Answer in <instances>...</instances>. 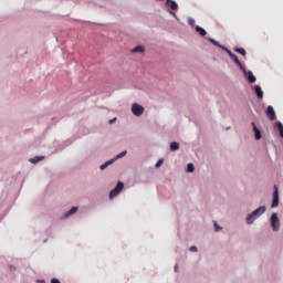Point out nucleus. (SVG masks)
Masks as SVG:
<instances>
[{"label": "nucleus", "mask_w": 283, "mask_h": 283, "mask_svg": "<svg viewBox=\"0 0 283 283\" xmlns=\"http://www.w3.org/2000/svg\"><path fill=\"white\" fill-rule=\"evenodd\" d=\"M265 211H266V207L264 206L259 207L256 210L252 211V213L247 217V223L253 224V221L256 218H260V216H262Z\"/></svg>", "instance_id": "f257e3e1"}, {"label": "nucleus", "mask_w": 283, "mask_h": 283, "mask_svg": "<svg viewBox=\"0 0 283 283\" xmlns=\"http://www.w3.org/2000/svg\"><path fill=\"white\" fill-rule=\"evenodd\" d=\"M125 188V184H123V181H118L117 182V186L115 187V189H113L111 192H109V198L111 200L113 198H116V196H119L120 195V191H123V189Z\"/></svg>", "instance_id": "f03ea898"}, {"label": "nucleus", "mask_w": 283, "mask_h": 283, "mask_svg": "<svg viewBox=\"0 0 283 283\" xmlns=\"http://www.w3.org/2000/svg\"><path fill=\"white\" fill-rule=\"evenodd\" d=\"M271 227L273 228V231H280V219L277 218V213H272Z\"/></svg>", "instance_id": "7ed1b4c3"}, {"label": "nucleus", "mask_w": 283, "mask_h": 283, "mask_svg": "<svg viewBox=\"0 0 283 283\" xmlns=\"http://www.w3.org/2000/svg\"><path fill=\"white\" fill-rule=\"evenodd\" d=\"M132 113L134 114V116H143V114L145 113V108L138 104H133Z\"/></svg>", "instance_id": "20e7f679"}, {"label": "nucleus", "mask_w": 283, "mask_h": 283, "mask_svg": "<svg viewBox=\"0 0 283 283\" xmlns=\"http://www.w3.org/2000/svg\"><path fill=\"white\" fill-rule=\"evenodd\" d=\"M280 205V192L277 190V186H274L272 208H275Z\"/></svg>", "instance_id": "39448f33"}, {"label": "nucleus", "mask_w": 283, "mask_h": 283, "mask_svg": "<svg viewBox=\"0 0 283 283\" xmlns=\"http://www.w3.org/2000/svg\"><path fill=\"white\" fill-rule=\"evenodd\" d=\"M230 59L240 67V70L244 72V74H247V69H244V65H242V62H240V60L235 54L230 53Z\"/></svg>", "instance_id": "423d86ee"}, {"label": "nucleus", "mask_w": 283, "mask_h": 283, "mask_svg": "<svg viewBox=\"0 0 283 283\" xmlns=\"http://www.w3.org/2000/svg\"><path fill=\"white\" fill-rule=\"evenodd\" d=\"M266 116L270 120H275V111L273 109V106H268Z\"/></svg>", "instance_id": "0eeeda50"}, {"label": "nucleus", "mask_w": 283, "mask_h": 283, "mask_svg": "<svg viewBox=\"0 0 283 283\" xmlns=\"http://www.w3.org/2000/svg\"><path fill=\"white\" fill-rule=\"evenodd\" d=\"M252 127H253L255 139L260 140V138H262V134L260 133V129L258 128V126H255V122L252 123Z\"/></svg>", "instance_id": "6e6552de"}, {"label": "nucleus", "mask_w": 283, "mask_h": 283, "mask_svg": "<svg viewBox=\"0 0 283 283\" xmlns=\"http://www.w3.org/2000/svg\"><path fill=\"white\" fill-rule=\"evenodd\" d=\"M166 6H168L171 10H178V3L174 0H166Z\"/></svg>", "instance_id": "1a4fd4ad"}, {"label": "nucleus", "mask_w": 283, "mask_h": 283, "mask_svg": "<svg viewBox=\"0 0 283 283\" xmlns=\"http://www.w3.org/2000/svg\"><path fill=\"white\" fill-rule=\"evenodd\" d=\"M254 92L258 98H264V93L262 92V87H260V85L254 86Z\"/></svg>", "instance_id": "9d476101"}, {"label": "nucleus", "mask_w": 283, "mask_h": 283, "mask_svg": "<svg viewBox=\"0 0 283 283\" xmlns=\"http://www.w3.org/2000/svg\"><path fill=\"white\" fill-rule=\"evenodd\" d=\"M132 52H133L134 54L143 53V52H145V46H143V45H137V46H135L134 49H132Z\"/></svg>", "instance_id": "9b49d317"}, {"label": "nucleus", "mask_w": 283, "mask_h": 283, "mask_svg": "<svg viewBox=\"0 0 283 283\" xmlns=\"http://www.w3.org/2000/svg\"><path fill=\"white\" fill-rule=\"evenodd\" d=\"M180 149V144L177 142L170 143V151H178Z\"/></svg>", "instance_id": "f8f14e48"}, {"label": "nucleus", "mask_w": 283, "mask_h": 283, "mask_svg": "<svg viewBox=\"0 0 283 283\" xmlns=\"http://www.w3.org/2000/svg\"><path fill=\"white\" fill-rule=\"evenodd\" d=\"M77 211H78V207H73L66 212L65 218H70V216H74V213H76Z\"/></svg>", "instance_id": "ddd939ff"}, {"label": "nucleus", "mask_w": 283, "mask_h": 283, "mask_svg": "<svg viewBox=\"0 0 283 283\" xmlns=\"http://www.w3.org/2000/svg\"><path fill=\"white\" fill-rule=\"evenodd\" d=\"M196 32H198L200 36H207V31L202 29V27H196Z\"/></svg>", "instance_id": "4468645a"}, {"label": "nucleus", "mask_w": 283, "mask_h": 283, "mask_svg": "<svg viewBox=\"0 0 283 283\" xmlns=\"http://www.w3.org/2000/svg\"><path fill=\"white\" fill-rule=\"evenodd\" d=\"M248 81L249 83H255L256 81L255 75H253V72L251 71L248 72Z\"/></svg>", "instance_id": "2eb2a0df"}, {"label": "nucleus", "mask_w": 283, "mask_h": 283, "mask_svg": "<svg viewBox=\"0 0 283 283\" xmlns=\"http://www.w3.org/2000/svg\"><path fill=\"white\" fill-rule=\"evenodd\" d=\"M114 163V159L108 160L106 163H104L103 165H101L99 169H107V167H109V165H112Z\"/></svg>", "instance_id": "dca6fc26"}, {"label": "nucleus", "mask_w": 283, "mask_h": 283, "mask_svg": "<svg viewBox=\"0 0 283 283\" xmlns=\"http://www.w3.org/2000/svg\"><path fill=\"white\" fill-rule=\"evenodd\" d=\"M234 52H238V54H241L242 56H247V51L244 49L235 48Z\"/></svg>", "instance_id": "f3484780"}, {"label": "nucleus", "mask_w": 283, "mask_h": 283, "mask_svg": "<svg viewBox=\"0 0 283 283\" xmlns=\"http://www.w3.org/2000/svg\"><path fill=\"white\" fill-rule=\"evenodd\" d=\"M44 157H34L30 159V163H32L33 165H36V163H41V160H43Z\"/></svg>", "instance_id": "a211bd4d"}, {"label": "nucleus", "mask_w": 283, "mask_h": 283, "mask_svg": "<svg viewBox=\"0 0 283 283\" xmlns=\"http://www.w3.org/2000/svg\"><path fill=\"white\" fill-rule=\"evenodd\" d=\"M276 127L279 128L281 138H283V125H282V123H281V122H277V123H276Z\"/></svg>", "instance_id": "6ab92c4d"}, {"label": "nucleus", "mask_w": 283, "mask_h": 283, "mask_svg": "<svg viewBox=\"0 0 283 283\" xmlns=\"http://www.w3.org/2000/svg\"><path fill=\"white\" fill-rule=\"evenodd\" d=\"M209 41H210V43H211L212 45H217V48H222L218 41H216V40H213V39H211V38L209 39Z\"/></svg>", "instance_id": "aec40b11"}, {"label": "nucleus", "mask_w": 283, "mask_h": 283, "mask_svg": "<svg viewBox=\"0 0 283 283\" xmlns=\"http://www.w3.org/2000/svg\"><path fill=\"white\" fill-rule=\"evenodd\" d=\"M193 169H195L193 164H188V165H187V171H188L189 174L193 172Z\"/></svg>", "instance_id": "412c9836"}, {"label": "nucleus", "mask_w": 283, "mask_h": 283, "mask_svg": "<svg viewBox=\"0 0 283 283\" xmlns=\"http://www.w3.org/2000/svg\"><path fill=\"white\" fill-rule=\"evenodd\" d=\"M124 156H127V150L122 151L119 155L116 156V159L123 158Z\"/></svg>", "instance_id": "4be33fe9"}, {"label": "nucleus", "mask_w": 283, "mask_h": 283, "mask_svg": "<svg viewBox=\"0 0 283 283\" xmlns=\"http://www.w3.org/2000/svg\"><path fill=\"white\" fill-rule=\"evenodd\" d=\"M221 230H222V228H220V226H218V223L214 222V231H221Z\"/></svg>", "instance_id": "5701e85b"}, {"label": "nucleus", "mask_w": 283, "mask_h": 283, "mask_svg": "<svg viewBox=\"0 0 283 283\" xmlns=\"http://www.w3.org/2000/svg\"><path fill=\"white\" fill-rule=\"evenodd\" d=\"M190 251H192L193 253H196L198 251V248L196 245H191L190 247Z\"/></svg>", "instance_id": "b1692460"}, {"label": "nucleus", "mask_w": 283, "mask_h": 283, "mask_svg": "<svg viewBox=\"0 0 283 283\" xmlns=\"http://www.w3.org/2000/svg\"><path fill=\"white\" fill-rule=\"evenodd\" d=\"M222 50H226V52L229 54V56H231V54H233L229 49L222 46Z\"/></svg>", "instance_id": "393cba45"}, {"label": "nucleus", "mask_w": 283, "mask_h": 283, "mask_svg": "<svg viewBox=\"0 0 283 283\" xmlns=\"http://www.w3.org/2000/svg\"><path fill=\"white\" fill-rule=\"evenodd\" d=\"M163 165V159H159L157 163H156V166L155 167H160Z\"/></svg>", "instance_id": "a878e982"}, {"label": "nucleus", "mask_w": 283, "mask_h": 283, "mask_svg": "<svg viewBox=\"0 0 283 283\" xmlns=\"http://www.w3.org/2000/svg\"><path fill=\"white\" fill-rule=\"evenodd\" d=\"M188 23H189V25H193V23H196V20L190 19V20L188 21Z\"/></svg>", "instance_id": "bb28decb"}, {"label": "nucleus", "mask_w": 283, "mask_h": 283, "mask_svg": "<svg viewBox=\"0 0 283 283\" xmlns=\"http://www.w3.org/2000/svg\"><path fill=\"white\" fill-rule=\"evenodd\" d=\"M51 283H61V281H59L57 279H52Z\"/></svg>", "instance_id": "cd10ccee"}, {"label": "nucleus", "mask_w": 283, "mask_h": 283, "mask_svg": "<svg viewBox=\"0 0 283 283\" xmlns=\"http://www.w3.org/2000/svg\"><path fill=\"white\" fill-rule=\"evenodd\" d=\"M108 123H109L111 125L114 124V123H116V118L109 119Z\"/></svg>", "instance_id": "c85d7f7f"}, {"label": "nucleus", "mask_w": 283, "mask_h": 283, "mask_svg": "<svg viewBox=\"0 0 283 283\" xmlns=\"http://www.w3.org/2000/svg\"><path fill=\"white\" fill-rule=\"evenodd\" d=\"M170 14H172V17H175V19H178V15H176V13L170 12Z\"/></svg>", "instance_id": "c756f323"}, {"label": "nucleus", "mask_w": 283, "mask_h": 283, "mask_svg": "<svg viewBox=\"0 0 283 283\" xmlns=\"http://www.w3.org/2000/svg\"><path fill=\"white\" fill-rule=\"evenodd\" d=\"M38 283H45V281H36Z\"/></svg>", "instance_id": "7c9ffc66"}]
</instances>
